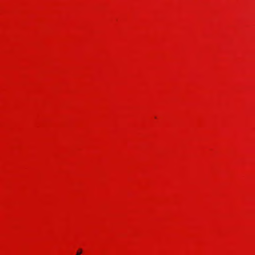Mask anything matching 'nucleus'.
<instances>
[{"instance_id":"obj_1","label":"nucleus","mask_w":255,"mask_h":255,"mask_svg":"<svg viewBox=\"0 0 255 255\" xmlns=\"http://www.w3.org/2000/svg\"><path fill=\"white\" fill-rule=\"evenodd\" d=\"M82 253V249H79V250L77 251L76 255H80Z\"/></svg>"}]
</instances>
